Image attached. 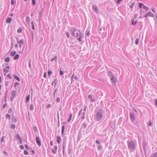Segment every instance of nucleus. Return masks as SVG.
Listing matches in <instances>:
<instances>
[{"label":"nucleus","mask_w":157,"mask_h":157,"mask_svg":"<svg viewBox=\"0 0 157 157\" xmlns=\"http://www.w3.org/2000/svg\"><path fill=\"white\" fill-rule=\"evenodd\" d=\"M103 117L102 110L101 109H99L96 113L95 117V119L97 121H100L101 120Z\"/></svg>","instance_id":"obj_1"},{"label":"nucleus","mask_w":157,"mask_h":157,"mask_svg":"<svg viewBox=\"0 0 157 157\" xmlns=\"http://www.w3.org/2000/svg\"><path fill=\"white\" fill-rule=\"evenodd\" d=\"M128 147L129 148L133 149L135 148V144L133 141H130L128 143Z\"/></svg>","instance_id":"obj_2"},{"label":"nucleus","mask_w":157,"mask_h":157,"mask_svg":"<svg viewBox=\"0 0 157 157\" xmlns=\"http://www.w3.org/2000/svg\"><path fill=\"white\" fill-rule=\"evenodd\" d=\"M76 32V37H78L79 36L78 38V40L80 41H82L81 39L82 38V36L81 32L79 31V30H78Z\"/></svg>","instance_id":"obj_3"},{"label":"nucleus","mask_w":157,"mask_h":157,"mask_svg":"<svg viewBox=\"0 0 157 157\" xmlns=\"http://www.w3.org/2000/svg\"><path fill=\"white\" fill-rule=\"evenodd\" d=\"M108 74H109V75L110 76V77H111V81L113 82V84H115V82L117 81L116 79L113 76V75L112 74L111 72H109Z\"/></svg>","instance_id":"obj_4"},{"label":"nucleus","mask_w":157,"mask_h":157,"mask_svg":"<svg viewBox=\"0 0 157 157\" xmlns=\"http://www.w3.org/2000/svg\"><path fill=\"white\" fill-rule=\"evenodd\" d=\"M82 128H84V132H85L86 133H88V131L87 130V128H86V123H84L82 125Z\"/></svg>","instance_id":"obj_5"},{"label":"nucleus","mask_w":157,"mask_h":157,"mask_svg":"<svg viewBox=\"0 0 157 157\" xmlns=\"http://www.w3.org/2000/svg\"><path fill=\"white\" fill-rule=\"evenodd\" d=\"M36 142L38 145L39 146H40L41 145V142L40 141L39 137L38 136H36Z\"/></svg>","instance_id":"obj_6"},{"label":"nucleus","mask_w":157,"mask_h":157,"mask_svg":"<svg viewBox=\"0 0 157 157\" xmlns=\"http://www.w3.org/2000/svg\"><path fill=\"white\" fill-rule=\"evenodd\" d=\"M78 29L76 28H74L71 30V34L74 36H75V32L77 31Z\"/></svg>","instance_id":"obj_7"},{"label":"nucleus","mask_w":157,"mask_h":157,"mask_svg":"<svg viewBox=\"0 0 157 157\" xmlns=\"http://www.w3.org/2000/svg\"><path fill=\"white\" fill-rule=\"evenodd\" d=\"M148 17H154V15L152 13L150 12H149L146 14L144 16V17L146 18Z\"/></svg>","instance_id":"obj_8"},{"label":"nucleus","mask_w":157,"mask_h":157,"mask_svg":"<svg viewBox=\"0 0 157 157\" xmlns=\"http://www.w3.org/2000/svg\"><path fill=\"white\" fill-rule=\"evenodd\" d=\"M86 106H85L84 108V109H83V111L84 112H85V111H86ZM85 112H83L82 114V119H85Z\"/></svg>","instance_id":"obj_9"},{"label":"nucleus","mask_w":157,"mask_h":157,"mask_svg":"<svg viewBox=\"0 0 157 157\" xmlns=\"http://www.w3.org/2000/svg\"><path fill=\"white\" fill-rule=\"evenodd\" d=\"M25 21L28 25H29L30 24V20L28 16L26 17V18Z\"/></svg>","instance_id":"obj_10"},{"label":"nucleus","mask_w":157,"mask_h":157,"mask_svg":"<svg viewBox=\"0 0 157 157\" xmlns=\"http://www.w3.org/2000/svg\"><path fill=\"white\" fill-rule=\"evenodd\" d=\"M16 91L14 90H13V91L11 93V96L13 97V98H15L16 96Z\"/></svg>","instance_id":"obj_11"},{"label":"nucleus","mask_w":157,"mask_h":157,"mask_svg":"<svg viewBox=\"0 0 157 157\" xmlns=\"http://www.w3.org/2000/svg\"><path fill=\"white\" fill-rule=\"evenodd\" d=\"M61 133L62 134V136H63L64 135V131L65 129V126L63 125L61 128Z\"/></svg>","instance_id":"obj_12"},{"label":"nucleus","mask_w":157,"mask_h":157,"mask_svg":"<svg viewBox=\"0 0 157 157\" xmlns=\"http://www.w3.org/2000/svg\"><path fill=\"white\" fill-rule=\"evenodd\" d=\"M9 66L6 67L5 68L3 69V71L6 73H8V70L9 69Z\"/></svg>","instance_id":"obj_13"},{"label":"nucleus","mask_w":157,"mask_h":157,"mask_svg":"<svg viewBox=\"0 0 157 157\" xmlns=\"http://www.w3.org/2000/svg\"><path fill=\"white\" fill-rule=\"evenodd\" d=\"M12 120L14 123H16L17 122V119L13 115L12 116Z\"/></svg>","instance_id":"obj_14"},{"label":"nucleus","mask_w":157,"mask_h":157,"mask_svg":"<svg viewBox=\"0 0 157 157\" xmlns=\"http://www.w3.org/2000/svg\"><path fill=\"white\" fill-rule=\"evenodd\" d=\"M57 142L58 144H59L60 142L61 137L60 136H57L56 137Z\"/></svg>","instance_id":"obj_15"},{"label":"nucleus","mask_w":157,"mask_h":157,"mask_svg":"<svg viewBox=\"0 0 157 157\" xmlns=\"http://www.w3.org/2000/svg\"><path fill=\"white\" fill-rule=\"evenodd\" d=\"M17 40L18 41L17 42V43L19 44H21L22 45H23L24 43L23 41L22 40H20L18 41V39L17 38H16Z\"/></svg>","instance_id":"obj_16"},{"label":"nucleus","mask_w":157,"mask_h":157,"mask_svg":"<svg viewBox=\"0 0 157 157\" xmlns=\"http://www.w3.org/2000/svg\"><path fill=\"white\" fill-rule=\"evenodd\" d=\"M12 20L11 18L9 17L7 19L6 22L7 23H10L11 21Z\"/></svg>","instance_id":"obj_17"},{"label":"nucleus","mask_w":157,"mask_h":157,"mask_svg":"<svg viewBox=\"0 0 157 157\" xmlns=\"http://www.w3.org/2000/svg\"><path fill=\"white\" fill-rule=\"evenodd\" d=\"M130 117L131 119V120L132 121H134L135 119V118L133 115L132 114H130Z\"/></svg>","instance_id":"obj_18"},{"label":"nucleus","mask_w":157,"mask_h":157,"mask_svg":"<svg viewBox=\"0 0 157 157\" xmlns=\"http://www.w3.org/2000/svg\"><path fill=\"white\" fill-rule=\"evenodd\" d=\"M57 56H55L54 58H52L51 59V61H55L56 62L57 61Z\"/></svg>","instance_id":"obj_19"},{"label":"nucleus","mask_w":157,"mask_h":157,"mask_svg":"<svg viewBox=\"0 0 157 157\" xmlns=\"http://www.w3.org/2000/svg\"><path fill=\"white\" fill-rule=\"evenodd\" d=\"M13 76H14V78L16 80H18V81H20V79L16 75H13Z\"/></svg>","instance_id":"obj_20"},{"label":"nucleus","mask_w":157,"mask_h":157,"mask_svg":"<svg viewBox=\"0 0 157 157\" xmlns=\"http://www.w3.org/2000/svg\"><path fill=\"white\" fill-rule=\"evenodd\" d=\"M16 54V52L15 51H13L10 53V55L12 56H14Z\"/></svg>","instance_id":"obj_21"},{"label":"nucleus","mask_w":157,"mask_h":157,"mask_svg":"<svg viewBox=\"0 0 157 157\" xmlns=\"http://www.w3.org/2000/svg\"><path fill=\"white\" fill-rule=\"evenodd\" d=\"M29 98H30V95H28L27 96V97H26V102H27L29 101Z\"/></svg>","instance_id":"obj_22"},{"label":"nucleus","mask_w":157,"mask_h":157,"mask_svg":"<svg viewBox=\"0 0 157 157\" xmlns=\"http://www.w3.org/2000/svg\"><path fill=\"white\" fill-rule=\"evenodd\" d=\"M93 10L96 12H97L98 10V8L96 6H93Z\"/></svg>","instance_id":"obj_23"},{"label":"nucleus","mask_w":157,"mask_h":157,"mask_svg":"<svg viewBox=\"0 0 157 157\" xmlns=\"http://www.w3.org/2000/svg\"><path fill=\"white\" fill-rule=\"evenodd\" d=\"M19 55L18 54H16L15 56L13 58L14 60H17V59L19 57Z\"/></svg>","instance_id":"obj_24"},{"label":"nucleus","mask_w":157,"mask_h":157,"mask_svg":"<svg viewBox=\"0 0 157 157\" xmlns=\"http://www.w3.org/2000/svg\"><path fill=\"white\" fill-rule=\"evenodd\" d=\"M29 109L31 111H33V110L34 107L33 104H31L29 107Z\"/></svg>","instance_id":"obj_25"},{"label":"nucleus","mask_w":157,"mask_h":157,"mask_svg":"<svg viewBox=\"0 0 157 157\" xmlns=\"http://www.w3.org/2000/svg\"><path fill=\"white\" fill-rule=\"evenodd\" d=\"M137 22V21H136L135 22H134V20H133V19H132V24L133 25H135V24Z\"/></svg>","instance_id":"obj_26"},{"label":"nucleus","mask_w":157,"mask_h":157,"mask_svg":"<svg viewBox=\"0 0 157 157\" xmlns=\"http://www.w3.org/2000/svg\"><path fill=\"white\" fill-rule=\"evenodd\" d=\"M10 60V58L9 57H7L5 59V61L6 62H9Z\"/></svg>","instance_id":"obj_27"},{"label":"nucleus","mask_w":157,"mask_h":157,"mask_svg":"<svg viewBox=\"0 0 157 157\" xmlns=\"http://www.w3.org/2000/svg\"><path fill=\"white\" fill-rule=\"evenodd\" d=\"M72 117V114L71 113H70V116H69V118L67 121L68 122H69L71 121V120Z\"/></svg>","instance_id":"obj_28"},{"label":"nucleus","mask_w":157,"mask_h":157,"mask_svg":"<svg viewBox=\"0 0 157 157\" xmlns=\"http://www.w3.org/2000/svg\"><path fill=\"white\" fill-rule=\"evenodd\" d=\"M151 157H157V152L152 154Z\"/></svg>","instance_id":"obj_29"},{"label":"nucleus","mask_w":157,"mask_h":157,"mask_svg":"<svg viewBox=\"0 0 157 157\" xmlns=\"http://www.w3.org/2000/svg\"><path fill=\"white\" fill-rule=\"evenodd\" d=\"M32 28L33 30H35V27L34 25V23L33 21H32L31 23Z\"/></svg>","instance_id":"obj_30"},{"label":"nucleus","mask_w":157,"mask_h":157,"mask_svg":"<svg viewBox=\"0 0 157 157\" xmlns=\"http://www.w3.org/2000/svg\"><path fill=\"white\" fill-rule=\"evenodd\" d=\"M89 98L92 101H94V98L91 95H89Z\"/></svg>","instance_id":"obj_31"},{"label":"nucleus","mask_w":157,"mask_h":157,"mask_svg":"<svg viewBox=\"0 0 157 157\" xmlns=\"http://www.w3.org/2000/svg\"><path fill=\"white\" fill-rule=\"evenodd\" d=\"M6 119H8L9 120L10 119V115L6 114Z\"/></svg>","instance_id":"obj_32"},{"label":"nucleus","mask_w":157,"mask_h":157,"mask_svg":"<svg viewBox=\"0 0 157 157\" xmlns=\"http://www.w3.org/2000/svg\"><path fill=\"white\" fill-rule=\"evenodd\" d=\"M16 135H17V139H18L19 140L21 139V136H20V135L18 134H17Z\"/></svg>","instance_id":"obj_33"},{"label":"nucleus","mask_w":157,"mask_h":157,"mask_svg":"<svg viewBox=\"0 0 157 157\" xmlns=\"http://www.w3.org/2000/svg\"><path fill=\"white\" fill-rule=\"evenodd\" d=\"M59 74L61 76L63 74V72L61 70V68H60Z\"/></svg>","instance_id":"obj_34"},{"label":"nucleus","mask_w":157,"mask_h":157,"mask_svg":"<svg viewBox=\"0 0 157 157\" xmlns=\"http://www.w3.org/2000/svg\"><path fill=\"white\" fill-rule=\"evenodd\" d=\"M10 127L12 129H14L15 128V125L14 124H12L10 125Z\"/></svg>","instance_id":"obj_35"},{"label":"nucleus","mask_w":157,"mask_h":157,"mask_svg":"<svg viewBox=\"0 0 157 157\" xmlns=\"http://www.w3.org/2000/svg\"><path fill=\"white\" fill-rule=\"evenodd\" d=\"M36 0H32V4L33 5H34L36 4Z\"/></svg>","instance_id":"obj_36"},{"label":"nucleus","mask_w":157,"mask_h":157,"mask_svg":"<svg viewBox=\"0 0 157 157\" xmlns=\"http://www.w3.org/2000/svg\"><path fill=\"white\" fill-rule=\"evenodd\" d=\"M52 152L54 154H56V153L57 151L54 149H52Z\"/></svg>","instance_id":"obj_37"},{"label":"nucleus","mask_w":157,"mask_h":157,"mask_svg":"<svg viewBox=\"0 0 157 157\" xmlns=\"http://www.w3.org/2000/svg\"><path fill=\"white\" fill-rule=\"evenodd\" d=\"M52 73V71L49 70H48V75L50 76Z\"/></svg>","instance_id":"obj_38"},{"label":"nucleus","mask_w":157,"mask_h":157,"mask_svg":"<svg viewBox=\"0 0 157 157\" xmlns=\"http://www.w3.org/2000/svg\"><path fill=\"white\" fill-rule=\"evenodd\" d=\"M57 91V89H56L53 92V96H54V98L55 97V94L56 93V92Z\"/></svg>","instance_id":"obj_39"},{"label":"nucleus","mask_w":157,"mask_h":157,"mask_svg":"<svg viewBox=\"0 0 157 157\" xmlns=\"http://www.w3.org/2000/svg\"><path fill=\"white\" fill-rule=\"evenodd\" d=\"M33 129L36 132L38 131V129H37V128L36 126L34 127H33Z\"/></svg>","instance_id":"obj_40"},{"label":"nucleus","mask_w":157,"mask_h":157,"mask_svg":"<svg viewBox=\"0 0 157 157\" xmlns=\"http://www.w3.org/2000/svg\"><path fill=\"white\" fill-rule=\"evenodd\" d=\"M58 80L57 79H56L54 81V84H55V85H57L58 83Z\"/></svg>","instance_id":"obj_41"},{"label":"nucleus","mask_w":157,"mask_h":157,"mask_svg":"<svg viewBox=\"0 0 157 157\" xmlns=\"http://www.w3.org/2000/svg\"><path fill=\"white\" fill-rule=\"evenodd\" d=\"M24 154L25 155H27L28 154V152L26 150H24Z\"/></svg>","instance_id":"obj_42"},{"label":"nucleus","mask_w":157,"mask_h":157,"mask_svg":"<svg viewBox=\"0 0 157 157\" xmlns=\"http://www.w3.org/2000/svg\"><path fill=\"white\" fill-rule=\"evenodd\" d=\"M139 42V39L138 38H137L135 41V44H138Z\"/></svg>","instance_id":"obj_43"},{"label":"nucleus","mask_w":157,"mask_h":157,"mask_svg":"<svg viewBox=\"0 0 157 157\" xmlns=\"http://www.w3.org/2000/svg\"><path fill=\"white\" fill-rule=\"evenodd\" d=\"M139 7L140 8H142V6H144V4L142 3H140L139 4Z\"/></svg>","instance_id":"obj_44"},{"label":"nucleus","mask_w":157,"mask_h":157,"mask_svg":"<svg viewBox=\"0 0 157 157\" xmlns=\"http://www.w3.org/2000/svg\"><path fill=\"white\" fill-rule=\"evenodd\" d=\"M66 35H67V37H68V38H69V37H70V36H69V34L68 32H67L66 33Z\"/></svg>","instance_id":"obj_45"},{"label":"nucleus","mask_w":157,"mask_h":157,"mask_svg":"<svg viewBox=\"0 0 157 157\" xmlns=\"http://www.w3.org/2000/svg\"><path fill=\"white\" fill-rule=\"evenodd\" d=\"M144 8L147 11L148 10V8L146 6L144 7Z\"/></svg>","instance_id":"obj_46"},{"label":"nucleus","mask_w":157,"mask_h":157,"mask_svg":"<svg viewBox=\"0 0 157 157\" xmlns=\"http://www.w3.org/2000/svg\"><path fill=\"white\" fill-rule=\"evenodd\" d=\"M56 101L57 102H59L60 101V98L59 97H58L57 98Z\"/></svg>","instance_id":"obj_47"},{"label":"nucleus","mask_w":157,"mask_h":157,"mask_svg":"<svg viewBox=\"0 0 157 157\" xmlns=\"http://www.w3.org/2000/svg\"><path fill=\"white\" fill-rule=\"evenodd\" d=\"M25 148L27 150H28L29 149V146H28V145H27V144H25Z\"/></svg>","instance_id":"obj_48"},{"label":"nucleus","mask_w":157,"mask_h":157,"mask_svg":"<svg viewBox=\"0 0 157 157\" xmlns=\"http://www.w3.org/2000/svg\"><path fill=\"white\" fill-rule=\"evenodd\" d=\"M7 77L8 78H9L10 79H11L12 78L11 77V76L9 74H8L7 75Z\"/></svg>","instance_id":"obj_49"},{"label":"nucleus","mask_w":157,"mask_h":157,"mask_svg":"<svg viewBox=\"0 0 157 157\" xmlns=\"http://www.w3.org/2000/svg\"><path fill=\"white\" fill-rule=\"evenodd\" d=\"M51 107V104H48L47 105V109H48L49 108Z\"/></svg>","instance_id":"obj_50"},{"label":"nucleus","mask_w":157,"mask_h":157,"mask_svg":"<svg viewBox=\"0 0 157 157\" xmlns=\"http://www.w3.org/2000/svg\"><path fill=\"white\" fill-rule=\"evenodd\" d=\"M20 148L21 149H23L24 148V147L22 145H20Z\"/></svg>","instance_id":"obj_51"},{"label":"nucleus","mask_w":157,"mask_h":157,"mask_svg":"<svg viewBox=\"0 0 157 157\" xmlns=\"http://www.w3.org/2000/svg\"><path fill=\"white\" fill-rule=\"evenodd\" d=\"M19 85V83L18 82H16L14 84V87H15L17 85Z\"/></svg>","instance_id":"obj_52"},{"label":"nucleus","mask_w":157,"mask_h":157,"mask_svg":"<svg viewBox=\"0 0 157 157\" xmlns=\"http://www.w3.org/2000/svg\"><path fill=\"white\" fill-rule=\"evenodd\" d=\"M74 74H73V75H72V76L71 78V81L72 82L73 81V78H74Z\"/></svg>","instance_id":"obj_53"},{"label":"nucleus","mask_w":157,"mask_h":157,"mask_svg":"<svg viewBox=\"0 0 157 157\" xmlns=\"http://www.w3.org/2000/svg\"><path fill=\"white\" fill-rule=\"evenodd\" d=\"M30 62H31V60H30V59L29 60V67L30 68L31 67V64Z\"/></svg>","instance_id":"obj_54"},{"label":"nucleus","mask_w":157,"mask_h":157,"mask_svg":"<svg viewBox=\"0 0 157 157\" xmlns=\"http://www.w3.org/2000/svg\"><path fill=\"white\" fill-rule=\"evenodd\" d=\"M12 108H10L9 109L8 111V113H11L12 112Z\"/></svg>","instance_id":"obj_55"},{"label":"nucleus","mask_w":157,"mask_h":157,"mask_svg":"<svg viewBox=\"0 0 157 157\" xmlns=\"http://www.w3.org/2000/svg\"><path fill=\"white\" fill-rule=\"evenodd\" d=\"M22 32V30L21 29H19L18 30H17V32L18 33H21Z\"/></svg>","instance_id":"obj_56"},{"label":"nucleus","mask_w":157,"mask_h":157,"mask_svg":"<svg viewBox=\"0 0 157 157\" xmlns=\"http://www.w3.org/2000/svg\"><path fill=\"white\" fill-rule=\"evenodd\" d=\"M5 85L6 86H8L9 85V83L8 82H6Z\"/></svg>","instance_id":"obj_57"},{"label":"nucleus","mask_w":157,"mask_h":157,"mask_svg":"<svg viewBox=\"0 0 157 157\" xmlns=\"http://www.w3.org/2000/svg\"><path fill=\"white\" fill-rule=\"evenodd\" d=\"M54 149L57 151V146H54Z\"/></svg>","instance_id":"obj_58"},{"label":"nucleus","mask_w":157,"mask_h":157,"mask_svg":"<svg viewBox=\"0 0 157 157\" xmlns=\"http://www.w3.org/2000/svg\"><path fill=\"white\" fill-rule=\"evenodd\" d=\"M14 98L13 97H12L11 96H10V101H13V98Z\"/></svg>","instance_id":"obj_59"},{"label":"nucleus","mask_w":157,"mask_h":157,"mask_svg":"<svg viewBox=\"0 0 157 157\" xmlns=\"http://www.w3.org/2000/svg\"><path fill=\"white\" fill-rule=\"evenodd\" d=\"M4 136H3L2 138L1 139V142H2L4 141Z\"/></svg>","instance_id":"obj_60"},{"label":"nucleus","mask_w":157,"mask_h":157,"mask_svg":"<svg viewBox=\"0 0 157 157\" xmlns=\"http://www.w3.org/2000/svg\"><path fill=\"white\" fill-rule=\"evenodd\" d=\"M86 33L87 36H88V31L87 30L86 32Z\"/></svg>","instance_id":"obj_61"},{"label":"nucleus","mask_w":157,"mask_h":157,"mask_svg":"<svg viewBox=\"0 0 157 157\" xmlns=\"http://www.w3.org/2000/svg\"><path fill=\"white\" fill-rule=\"evenodd\" d=\"M101 147H102L100 145L98 146V148L99 149H101Z\"/></svg>","instance_id":"obj_62"},{"label":"nucleus","mask_w":157,"mask_h":157,"mask_svg":"<svg viewBox=\"0 0 157 157\" xmlns=\"http://www.w3.org/2000/svg\"><path fill=\"white\" fill-rule=\"evenodd\" d=\"M14 1H13V0H11V4L13 5H14Z\"/></svg>","instance_id":"obj_63"},{"label":"nucleus","mask_w":157,"mask_h":157,"mask_svg":"<svg viewBox=\"0 0 157 157\" xmlns=\"http://www.w3.org/2000/svg\"><path fill=\"white\" fill-rule=\"evenodd\" d=\"M67 123L66 122H63L62 123V124H63V125H64V126Z\"/></svg>","instance_id":"obj_64"}]
</instances>
